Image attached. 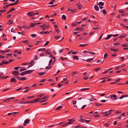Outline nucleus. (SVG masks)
Here are the masks:
<instances>
[{"mask_svg":"<svg viewBox=\"0 0 128 128\" xmlns=\"http://www.w3.org/2000/svg\"><path fill=\"white\" fill-rule=\"evenodd\" d=\"M110 97L113 100H116L117 99V96L116 94H111Z\"/></svg>","mask_w":128,"mask_h":128,"instance_id":"f257e3e1","label":"nucleus"},{"mask_svg":"<svg viewBox=\"0 0 128 128\" xmlns=\"http://www.w3.org/2000/svg\"><path fill=\"white\" fill-rule=\"evenodd\" d=\"M75 119L74 118L72 119L69 120H68V122H66V124H70L72 123V122L75 121Z\"/></svg>","mask_w":128,"mask_h":128,"instance_id":"f03ea898","label":"nucleus"},{"mask_svg":"<svg viewBox=\"0 0 128 128\" xmlns=\"http://www.w3.org/2000/svg\"><path fill=\"white\" fill-rule=\"evenodd\" d=\"M76 5L78 6V8L79 9L82 8H83V7L82 4H81V3H80L77 4Z\"/></svg>","mask_w":128,"mask_h":128,"instance_id":"7ed1b4c3","label":"nucleus"},{"mask_svg":"<svg viewBox=\"0 0 128 128\" xmlns=\"http://www.w3.org/2000/svg\"><path fill=\"white\" fill-rule=\"evenodd\" d=\"M101 113L104 114L103 115L105 116H109L110 114H111V112L108 113L107 111H106L104 112H101Z\"/></svg>","mask_w":128,"mask_h":128,"instance_id":"20e7f679","label":"nucleus"},{"mask_svg":"<svg viewBox=\"0 0 128 128\" xmlns=\"http://www.w3.org/2000/svg\"><path fill=\"white\" fill-rule=\"evenodd\" d=\"M40 99V98H38L34 100H33L32 101V103L39 102L40 100H41Z\"/></svg>","mask_w":128,"mask_h":128,"instance_id":"39448f33","label":"nucleus"},{"mask_svg":"<svg viewBox=\"0 0 128 128\" xmlns=\"http://www.w3.org/2000/svg\"><path fill=\"white\" fill-rule=\"evenodd\" d=\"M12 74L14 76L18 75H19V72L16 71H14L12 72Z\"/></svg>","mask_w":128,"mask_h":128,"instance_id":"423d86ee","label":"nucleus"},{"mask_svg":"<svg viewBox=\"0 0 128 128\" xmlns=\"http://www.w3.org/2000/svg\"><path fill=\"white\" fill-rule=\"evenodd\" d=\"M46 54H49L50 55V56L51 57V58L53 59H55V57L54 56L53 54H51L50 52H46Z\"/></svg>","mask_w":128,"mask_h":128,"instance_id":"0eeeda50","label":"nucleus"},{"mask_svg":"<svg viewBox=\"0 0 128 128\" xmlns=\"http://www.w3.org/2000/svg\"><path fill=\"white\" fill-rule=\"evenodd\" d=\"M10 81L12 82H16V80L14 78H12L10 79Z\"/></svg>","mask_w":128,"mask_h":128,"instance_id":"6e6552de","label":"nucleus"},{"mask_svg":"<svg viewBox=\"0 0 128 128\" xmlns=\"http://www.w3.org/2000/svg\"><path fill=\"white\" fill-rule=\"evenodd\" d=\"M28 15L30 16H34V13L33 12H31L28 13Z\"/></svg>","mask_w":128,"mask_h":128,"instance_id":"1a4fd4ad","label":"nucleus"},{"mask_svg":"<svg viewBox=\"0 0 128 128\" xmlns=\"http://www.w3.org/2000/svg\"><path fill=\"white\" fill-rule=\"evenodd\" d=\"M45 72H39L38 74L40 76H42L46 74Z\"/></svg>","mask_w":128,"mask_h":128,"instance_id":"9d476101","label":"nucleus"},{"mask_svg":"<svg viewBox=\"0 0 128 128\" xmlns=\"http://www.w3.org/2000/svg\"><path fill=\"white\" fill-rule=\"evenodd\" d=\"M34 70H29L26 71H25V72L26 74H29L32 72Z\"/></svg>","mask_w":128,"mask_h":128,"instance_id":"9b49d317","label":"nucleus"},{"mask_svg":"<svg viewBox=\"0 0 128 128\" xmlns=\"http://www.w3.org/2000/svg\"><path fill=\"white\" fill-rule=\"evenodd\" d=\"M112 48H110V49H111V51H113V52H115L117 51L118 50V49H112Z\"/></svg>","mask_w":128,"mask_h":128,"instance_id":"f8f14e48","label":"nucleus"},{"mask_svg":"<svg viewBox=\"0 0 128 128\" xmlns=\"http://www.w3.org/2000/svg\"><path fill=\"white\" fill-rule=\"evenodd\" d=\"M112 36V35L111 34L108 35L107 37L105 38V40H107L109 39Z\"/></svg>","mask_w":128,"mask_h":128,"instance_id":"ddd939ff","label":"nucleus"},{"mask_svg":"<svg viewBox=\"0 0 128 128\" xmlns=\"http://www.w3.org/2000/svg\"><path fill=\"white\" fill-rule=\"evenodd\" d=\"M94 8L95 10L96 11H98L99 10V8L97 5H95L94 6Z\"/></svg>","mask_w":128,"mask_h":128,"instance_id":"4468645a","label":"nucleus"},{"mask_svg":"<svg viewBox=\"0 0 128 128\" xmlns=\"http://www.w3.org/2000/svg\"><path fill=\"white\" fill-rule=\"evenodd\" d=\"M94 59V58H89L86 60V61L87 62H90L93 61Z\"/></svg>","mask_w":128,"mask_h":128,"instance_id":"2eb2a0df","label":"nucleus"},{"mask_svg":"<svg viewBox=\"0 0 128 128\" xmlns=\"http://www.w3.org/2000/svg\"><path fill=\"white\" fill-rule=\"evenodd\" d=\"M72 58L74 60L76 59V60H78V56H73Z\"/></svg>","mask_w":128,"mask_h":128,"instance_id":"dca6fc26","label":"nucleus"},{"mask_svg":"<svg viewBox=\"0 0 128 128\" xmlns=\"http://www.w3.org/2000/svg\"><path fill=\"white\" fill-rule=\"evenodd\" d=\"M36 24V23H32L31 24L30 26L31 27H33L35 26Z\"/></svg>","mask_w":128,"mask_h":128,"instance_id":"f3484780","label":"nucleus"},{"mask_svg":"<svg viewBox=\"0 0 128 128\" xmlns=\"http://www.w3.org/2000/svg\"><path fill=\"white\" fill-rule=\"evenodd\" d=\"M72 52V54H76L78 52L73 51L72 50H71L69 52Z\"/></svg>","mask_w":128,"mask_h":128,"instance_id":"a211bd4d","label":"nucleus"},{"mask_svg":"<svg viewBox=\"0 0 128 128\" xmlns=\"http://www.w3.org/2000/svg\"><path fill=\"white\" fill-rule=\"evenodd\" d=\"M13 23V21L12 20H9L8 21V25H10Z\"/></svg>","mask_w":128,"mask_h":128,"instance_id":"6ab92c4d","label":"nucleus"},{"mask_svg":"<svg viewBox=\"0 0 128 128\" xmlns=\"http://www.w3.org/2000/svg\"><path fill=\"white\" fill-rule=\"evenodd\" d=\"M34 64V63L30 62L29 63V66L28 67V68H29L30 67L32 66Z\"/></svg>","mask_w":128,"mask_h":128,"instance_id":"aec40b11","label":"nucleus"},{"mask_svg":"<svg viewBox=\"0 0 128 128\" xmlns=\"http://www.w3.org/2000/svg\"><path fill=\"white\" fill-rule=\"evenodd\" d=\"M30 120L29 119H27L26 120L24 121V122L26 124H28L30 122Z\"/></svg>","mask_w":128,"mask_h":128,"instance_id":"412c9836","label":"nucleus"},{"mask_svg":"<svg viewBox=\"0 0 128 128\" xmlns=\"http://www.w3.org/2000/svg\"><path fill=\"white\" fill-rule=\"evenodd\" d=\"M62 108V107L61 106H58L57 108L55 109L56 110H60Z\"/></svg>","mask_w":128,"mask_h":128,"instance_id":"4be33fe9","label":"nucleus"},{"mask_svg":"<svg viewBox=\"0 0 128 128\" xmlns=\"http://www.w3.org/2000/svg\"><path fill=\"white\" fill-rule=\"evenodd\" d=\"M8 77L7 76H6L4 77L1 76L0 78V79L1 80H3L4 79H6Z\"/></svg>","mask_w":128,"mask_h":128,"instance_id":"5701e85b","label":"nucleus"},{"mask_svg":"<svg viewBox=\"0 0 128 128\" xmlns=\"http://www.w3.org/2000/svg\"><path fill=\"white\" fill-rule=\"evenodd\" d=\"M66 17L64 15H63L62 16V18L63 20H65L66 19Z\"/></svg>","mask_w":128,"mask_h":128,"instance_id":"b1692460","label":"nucleus"},{"mask_svg":"<svg viewBox=\"0 0 128 128\" xmlns=\"http://www.w3.org/2000/svg\"><path fill=\"white\" fill-rule=\"evenodd\" d=\"M60 59L61 60H67L68 59V58L66 57L65 58H64L63 57H61L60 58Z\"/></svg>","mask_w":128,"mask_h":128,"instance_id":"393cba45","label":"nucleus"},{"mask_svg":"<svg viewBox=\"0 0 128 128\" xmlns=\"http://www.w3.org/2000/svg\"><path fill=\"white\" fill-rule=\"evenodd\" d=\"M22 42H24L25 44L26 45L28 44H29L28 41L27 40H23Z\"/></svg>","mask_w":128,"mask_h":128,"instance_id":"a878e982","label":"nucleus"},{"mask_svg":"<svg viewBox=\"0 0 128 128\" xmlns=\"http://www.w3.org/2000/svg\"><path fill=\"white\" fill-rule=\"evenodd\" d=\"M26 70V69L24 67H21L20 69V71L21 72L25 70Z\"/></svg>","mask_w":128,"mask_h":128,"instance_id":"bb28decb","label":"nucleus"},{"mask_svg":"<svg viewBox=\"0 0 128 128\" xmlns=\"http://www.w3.org/2000/svg\"><path fill=\"white\" fill-rule=\"evenodd\" d=\"M88 44H82L79 45V46L80 47H83L84 46H86L88 45Z\"/></svg>","mask_w":128,"mask_h":128,"instance_id":"cd10ccee","label":"nucleus"},{"mask_svg":"<svg viewBox=\"0 0 128 128\" xmlns=\"http://www.w3.org/2000/svg\"><path fill=\"white\" fill-rule=\"evenodd\" d=\"M90 89V88H82L80 89V90H89Z\"/></svg>","mask_w":128,"mask_h":128,"instance_id":"c85d7f7f","label":"nucleus"},{"mask_svg":"<svg viewBox=\"0 0 128 128\" xmlns=\"http://www.w3.org/2000/svg\"><path fill=\"white\" fill-rule=\"evenodd\" d=\"M101 68H100L98 67L96 68H95L93 69V70H95L96 72H97L98 70H100Z\"/></svg>","mask_w":128,"mask_h":128,"instance_id":"c756f323","label":"nucleus"},{"mask_svg":"<svg viewBox=\"0 0 128 128\" xmlns=\"http://www.w3.org/2000/svg\"><path fill=\"white\" fill-rule=\"evenodd\" d=\"M46 50V49L45 48H40L38 50V51H44V50Z\"/></svg>","mask_w":128,"mask_h":128,"instance_id":"7c9ffc66","label":"nucleus"},{"mask_svg":"<svg viewBox=\"0 0 128 128\" xmlns=\"http://www.w3.org/2000/svg\"><path fill=\"white\" fill-rule=\"evenodd\" d=\"M125 36H126L124 34L120 36L119 37V38H123L125 37Z\"/></svg>","mask_w":128,"mask_h":128,"instance_id":"2f4dec72","label":"nucleus"},{"mask_svg":"<svg viewBox=\"0 0 128 128\" xmlns=\"http://www.w3.org/2000/svg\"><path fill=\"white\" fill-rule=\"evenodd\" d=\"M48 98V96H44V97H43L42 98H40V100H41L42 99H47Z\"/></svg>","mask_w":128,"mask_h":128,"instance_id":"473e14b6","label":"nucleus"},{"mask_svg":"<svg viewBox=\"0 0 128 128\" xmlns=\"http://www.w3.org/2000/svg\"><path fill=\"white\" fill-rule=\"evenodd\" d=\"M96 99L94 97H92L90 98V100L91 101H93L95 100H96Z\"/></svg>","mask_w":128,"mask_h":128,"instance_id":"72a5a7b5","label":"nucleus"},{"mask_svg":"<svg viewBox=\"0 0 128 128\" xmlns=\"http://www.w3.org/2000/svg\"><path fill=\"white\" fill-rule=\"evenodd\" d=\"M26 74L25 71L21 72L20 74L21 76H23Z\"/></svg>","mask_w":128,"mask_h":128,"instance_id":"f704fd0d","label":"nucleus"},{"mask_svg":"<svg viewBox=\"0 0 128 128\" xmlns=\"http://www.w3.org/2000/svg\"><path fill=\"white\" fill-rule=\"evenodd\" d=\"M22 27L23 28H26L27 29H29L30 28V27H27L26 25L23 26Z\"/></svg>","mask_w":128,"mask_h":128,"instance_id":"c9c22d12","label":"nucleus"},{"mask_svg":"<svg viewBox=\"0 0 128 128\" xmlns=\"http://www.w3.org/2000/svg\"><path fill=\"white\" fill-rule=\"evenodd\" d=\"M98 4L100 5L101 6H103L104 5V3L102 2H99Z\"/></svg>","mask_w":128,"mask_h":128,"instance_id":"e433bc0d","label":"nucleus"},{"mask_svg":"<svg viewBox=\"0 0 128 128\" xmlns=\"http://www.w3.org/2000/svg\"><path fill=\"white\" fill-rule=\"evenodd\" d=\"M102 104H99V103H96L95 104L97 106H100V105H102Z\"/></svg>","mask_w":128,"mask_h":128,"instance_id":"4c0bfd02","label":"nucleus"},{"mask_svg":"<svg viewBox=\"0 0 128 128\" xmlns=\"http://www.w3.org/2000/svg\"><path fill=\"white\" fill-rule=\"evenodd\" d=\"M30 36H32L33 38L36 37V35L34 34H30Z\"/></svg>","mask_w":128,"mask_h":128,"instance_id":"58836bf2","label":"nucleus"},{"mask_svg":"<svg viewBox=\"0 0 128 128\" xmlns=\"http://www.w3.org/2000/svg\"><path fill=\"white\" fill-rule=\"evenodd\" d=\"M55 2V1L54 0H52V1L50 2L49 3V4H53V3L54 2Z\"/></svg>","mask_w":128,"mask_h":128,"instance_id":"ea45409f","label":"nucleus"},{"mask_svg":"<svg viewBox=\"0 0 128 128\" xmlns=\"http://www.w3.org/2000/svg\"><path fill=\"white\" fill-rule=\"evenodd\" d=\"M77 25V23L73 22L71 25V26H75Z\"/></svg>","mask_w":128,"mask_h":128,"instance_id":"a19ab883","label":"nucleus"},{"mask_svg":"<svg viewBox=\"0 0 128 128\" xmlns=\"http://www.w3.org/2000/svg\"><path fill=\"white\" fill-rule=\"evenodd\" d=\"M108 56V54H107L106 53V54H104V59L106 58H107Z\"/></svg>","mask_w":128,"mask_h":128,"instance_id":"79ce46f5","label":"nucleus"},{"mask_svg":"<svg viewBox=\"0 0 128 128\" xmlns=\"http://www.w3.org/2000/svg\"><path fill=\"white\" fill-rule=\"evenodd\" d=\"M72 101L73 104L74 105L76 104V102L75 100H72Z\"/></svg>","mask_w":128,"mask_h":128,"instance_id":"37998d69","label":"nucleus"},{"mask_svg":"<svg viewBox=\"0 0 128 128\" xmlns=\"http://www.w3.org/2000/svg\"><path fill=\"white\" fill-rule=\"evenodd\" d=\"M128 46V44H122V47H126Z\"/></svg>","mask_w":128,"mask_h":128,"instance_id":"c03bdc74","label":"nucleus"},{"mask_svg":"<svg viewBox=\"0 0 128 128\" xmlns=\"http://www.w3.org/2000/svg\"><path fill=\"white\" fill-rule=\"evenodd\" d=\"M52 60H51V59H50L49 62V64H48V66H49V65H50V64H51L52 63Z\"/></svg>","mask_w":128,"mask_h":128,"instance_id":"a18cd8bd","label":"nucleus"},{"mask_svg":"<svg viewBox=\"0 0 128 128\" xmlns=\"http://www.w3.org/2000/svg\"><path fill=\"white\" fill-rule=\"evenodd\" d=\"M26 78L24 77H22L21 78V80H26Z\"/></svg>","mask_w":128,"mask_h":128,"instance_id":"49530a36","label":"nucleus"},{"mask_svg":"<svg viewBox=\"0 0 128 128\" xmlns=\"http://www.w3.org/2000/svg\"><path fill=\"white\" fill-rule=\"evenodd\" d=\"M32 103V101H28V102H25V104H30V103Z\"/></svg>","mask_w":128,"mask_h":128,"instance_id":"de8ad7c7","label":"nucleus"},{"mask_svg":"<svg viewBox=\"0 0 128 128\" xmlns=\"http://www.w3.org/2000/svg\"><path fill=\"white\" fill-rule=\"evenodd\" d=\"M3 62H4V64H7L9 63V62L8 61H5L4 60L3 61Z\"/></svg>","mask_w":128,"mask_h":128,"instance_id":"09e8293b","label":"nucleus"},{"mask_svg":"<svg viewBox=\"0 0 128 128\" xmlns=\"http://www.w3.org/2000/svg\"><path fill=\"white\" fill-rule=\"evenodd\" d=\"M51 67V66H50V65L48 66H46L45 68L47 69H50Z\"/></svg>","mask_w":128,"mask_h":128,"instance_id":"8fccbe9b","label":"nucleus"},{"mask_svg":"<svg viewBox=\"0 0 128 128\" xmlns=\"http://www.w3.org/2000/svg\"><path fill=\"white\" fill-rule=\"evenodd\" d=\"M107 13L106 10H102V13L104 14H105Z\"/></svg>","mask_w":128,"mask_h":128,"instance_id":"3c124183","label":"nucleus"},{"mask_svg":"<svg viewBox=\"0 0 128 128\" xmlns=\"http://www.w3.org/2000/svg\"><path fill=\"white\" fill-rule=\"evenodd\" d=\"M20 68V67H19V66H18V67H14V70H18V68Z\"/></svg>","mask_w":128,"mask_h":128,"instance_id":"603ef678","label":"nucleus"},{"mask_svg":"<svg viewBox=\"0 0 128 128\" xmlns=\"http://www.w3.org/2000/svg\"><path fill=\"white\" fill-rule=\"evenodd\" d=\"M85 120L83 118L80 119L79 120V121L82 122H84L85 121Z\"/></svg>","mask_w":128,"mask_h":128,"instance_id":"864d4df0","label":"nucleus"},{"mask_svg":"<svg viewBox=\"0 0 128 128\" xmlns=\"http://www.w3.org/2000/svg\"><path fill=\"white\" fill-rule=\"evenodd\" d=\"M49 42L48 41H46V43L44 44V45L45 46H46L49 43Z\"/></svg>","mask_w":128,"mask_h":128,"instance_id":"5fc2aeb1","label":"nucleus"},{"mask_svg":"<svg viewBox=\"0 0 128 128\" xmlns=\"http://www.w3.org/2000/svg\"><path fill=\"white\" fill-rule=\"evenodd\" d=\"M16 10V9L15 8H12L10 9V11L11 12L13 11H14Z\"/></svg>","mask_w":128,"mask_h":128,"instance_id":"6e6d98bb","label":"nucleus"},{"mask_svg":"<svg viewBox=\"0 0 128 128\" xmlns=\"http://www.w3.org/2000/svg\"><path fill=\"white\" fill-rule=\"evenodd\" d=\"M14 61V60L13 59H11L10 60H9V61H8V62H9V63H10V62H13Z\"/></svg>","mask_w":128,"mask_h":128,"instance_id":"4d7b16f0","label":"nucleus"},{"mask_svg":"<svg viewBox=\"0 0 128 128\" xmlns=\"http://www.w3.org/2000/svg\"><path fill=\"white\" fill-rule=\"evenodd\" d=\"M120 68V66H116L115 68V70H117L118 69Z\"/></svg>","mask_w":128,"mask_h":128,"instance_id":"13d9d810","label":"nucleus"},{"mask_svg":"<svg viewBox=\"0 0 128 128\" xmlns=\"http://www.w3.org/2000/svg\"><path fill=\"white\" fill-rule=\"evenodd\" d=\"M89 52V51H88L87 50H84L83 52V53H88Z\"/></svg>","mask_w":128,"mask_h":128,"instance_id":"bf43d9fd","label":"nucleus"},{"mask_svg":"<svg viewBox=\"0 0 128 128\" xmlns=\"http://www.w3.org/2000/svg\"><path fill=\"white\" fill-rule=\"evenodd\" d=\"M62 84H60H60H58V87L59 88H60V86H62Z\"/></svg>","mask_w":128,"mask_h":128,"instance_id":"052dcab7","label":"nucleus"},{"mask_svg":"<svg viewBox=\"0 0 128 128\" xmlns=\"http://www.w3.org/2000/svg\"><path fill=\"white\" fill-rule=\"evenodd\" d=\"M100 116V115L99 114L95 115H94V116L95 118H96L99 117Z\"/></svg>","mask_w":128,"mask_h":128,"instance_id":"680f3d73","label":"nucleus"},{"mask_svg":"<svg viewBox=\"0 0 128 128\" xmlns=\"http://www.w3.org/2000/svg\"><path fill=\"white\" fill-rule=\"evenodd\" d=\"M60 36H55V38L56 39H58V38H60Z\"/></svg>","mask_w":128,"mask_h":128,"instance_id":"e2e57ef3","label":"nucleus"},{"mask_svg":"<svg viewBox=\"0 0 128 128\" xmlns=\"http://www.w3.org/2000/svg\"><path fill=\"white\" fill-rule=\"evenodd\" d=\"M9 99H10L9 98H7L5 100H4V102H8L9 101Z\"/></svg>","mask_w":128,"mask_h":128,"instance_id":"0e129e2a","label":"nucleus"},{"mask_svg":"<svg viewBox=\"0 0 128 128\" xmlns=\"http://www.w3.org/2000/svg\"><path fill=\"white\" fill-rule=\"evenodd\" d=\"M89 53L90 54H92V55H95V53L93 52H90L89 51Z\"/></svg>","mask_w":128,"mask_h":128,"instance_id":"69168bd1","label":"nucleus"},{"mask_svg":"<svg viewBox=\"0 0 128 128\" xmlns=\"http://www.w3.org/2000/svg\"><path fill=\"white\" fill-rule=\"evenodd\" d=\"M124 58L123 57H120L119 59H121V61H123L124 59Z\"/></svg>","mask_w":128,"mask_h":128,"instance_id":"338daca9","label":"nucleus"},{"mask_svg":"<svg viewBox=\"0 0 128 128\" xmlns=\"http://www.w3.org/2000/svg\"><path fill=\"white\" fill-rule=\"evenodd\" d=\"M86 106V105H84L83 106H82V107L81 109H84V108Z\"/></svg>","mask_w":128,"mask_h":128,"instance_id":"774afa93","label":"nucleus"}]
</instances>
